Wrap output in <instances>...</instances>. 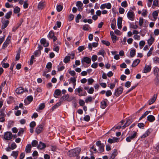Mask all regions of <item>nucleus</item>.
<instances>
[{"label":"nucleus","mask_w":159,"mask_h":159,"mask_svg":"<svg viewBox=\"0 0 159 159\" xmlns=\"http://www.w3.org/2000/svg\"><path fill=\"white\" fill-rule=\"evenodd\" d=\"M137 133L134 131H129L127 135L129 136L126 138V140L128 142H130L131 140H134L137 137Z\"/></svg>","instance_id":"1"},{"label":"nucleus","mask_w":159,"mask_h":159,"mask_svg":"<svg viewBox=\"0 0 159 159\" xmlns=\"http://www.w3.org/2000/svg\"><path fill=\"white\" fill-rule=\"evenodd\" d=\"M81 149L79 148H76L74 149L70 150L68 152V154L70 157H75L77 156L80 153Z\"/></svg>","instance_id":"2"},{"label":"nucleus","mask_w":159,"mask_h":159,"mask_svg":"<svg viewBox=\"0 0 159 159\" xmlns=\"http://www.w3.org/2000/svg\"><path fill=\"white\" fill-rule=\"evenodd\" d=\"M96 145L99 147L98 150L100 153L103 152L104 151V145L100 141H98L96 143Z\"/></svg>","instance_id":"3"},{"label":"nucleus","mask_w":159,"mask_h":159,"mask_svg":"<svg viewBox=\"0 0 159 159\" xmlns=\"http://www.w3.org/2000/svg\"><path fill=\"white\" fill-rule=\"evenodd\" d=\"M123 91V89L122 87L120 86L119 88H118L115 89L114 95L116 97H118L122 93Z\"/></svg>","instance_id":"4"},{"label":"nucleus","mask_w":159,"mask_h":159,"mask_svg":"<svg viewBox=\"0 0 159 159\" xmlns=\"http://www.w3.org/2000/svg\"><path fill=\"white\" fill-rule=\"evenodd\" d=\"M127 16L128 19L131 21H133L134 20V13L133 11H129L127 14Z\"/></svg>","instance_id":"5"},{"label":"nucleus","mask_w":159,"mask_h":159,"mask_svg":"<svg viewBox=\"0 0 159 159\" xmlns=\"http://www.w3.org/2000/svg\"><path fill=\"white\" fill-rule=\"evenodd\" d=\"M13 137L12 133L9 131L5 132L4 135V138L6 140H10Z\"/></svg>","instance_id":"6"},{"label":"nucleus","mask_w":159,"mask_h":159,"mask_svg":"<svg viewBox=\"0 0 159 159\" xmlns=\"http://www.w3.org/2000/svg\"><path fill=\"white\" fill-rule=\"evenodd\" d=\"M43 124L41 123L38 125L35 129V132L38 134H40L43 130Z\"/></svg>","instance_id":"7"},{"label":"nucleus","mask_w":159,"mask_h":159,"mask_svg":"<svg viewBox=\"0 0 159 159\" xmlns=\"http://www.w3.org/2000/svg\"><path fill=\"white\" fill-rule=\"evenodd\" d=\"M157 94H154L153 97L148 101V104L150 105L153 104L156 100L157 98Z\"/></svg>","instance_id":"8"},{"label":"nucleus","mask_w":159,"mask_h":159,"mask_svg":"<svg viewBox=\"0 0 159 159\" xmlns=\"http://www.w3.org/2000/svg\"><path fill=\"white\" fill-rule=\"evenodd\" d=\"M153 131V129L151 128L149 129L141 136V138H144L148 136Z\"/></svg>","instance_id":"9"},{"label":"nucleus","mask_w":159,"mask_h":159,"mask_svg":"<svg viewBox=\"0 0 159 159\" xmlns=\"http://www.w3.org/2000/svg\"><path fill=\"white\" fill-rule=\"evenodd\" d=\"M108 101L106 98L104 99L101 102V107L102 109H105L108 105L107 102Z\"/></svg>","instance_id":"10"},{"label":"nucleus","mask_w":159,"mask_h":159,"mask_svg":"<svg viewBox=\"0 0 159 159\" xmlns=\"http://www.w3.org/2000/svg\"><path fill=\"white\" fill-rule=\"evenodd\" d=\"M40 42L45 47H48L49 45V42L47 41L46 39L44 38L41 39L40 40Z\"/></svg>","instance_id":"11"},{"label":"nucleus","mask_w":159,"mask_h":159,"mask_svg":"<svg viewBox=\"0 0 159 159\" xmlns=\"http://www.w3.org/2000/svg\"><path fill=\"white\" fill-rule=\"evenodd\" d=\"M119 138L114 137L112 139L109 138L108 139L107 142L110 143H115L119 141Z\"/></svg>","instance_id":"12"},{"label":"nucleus","mask_w":159,"mask_h":159,"mask_svg":"<svg viewBox=\"0 0 159 159\" xmlns=\"http://www.w3.org/2000/svg\"><path fill=\"white\" fill-rule=\"evenodd\" d=\"M91 62V59L87 57H83L81 59V62H85L87 64H90Z\"/></svg>","instance_id":"13"},{"label":"nucleus","mask_w":159,"mask_h":159,"mask_svg":"<svg viewBox=\"0 0 159 159\" xmlns=\"http://www.w3.org/2000/svg\"><path fill=\"white\" fill-rule=\"evenodd\" d=\"M151 69V65H146L145 67L143 70V72L144 73H147L150 71Z\"/></svg>","instance_id":"14"},{"label":"nucleus","mask_w":159,"mask_h":159,"mask_svg":"<svg viewBox=\"0 0 159 159\" xmlns=\"http://www.w3.org/2000/svg\"><path fill=\"white\" fill-rule=\"evenodd\" d=\"M122 17H119L117 19V25L119 29H120L122 28Z\"/></svg>","instance_id":"15"},{"label":"nucleus","mask_w":159,"mask_h":159,"mask_svg":"<svg viewBox=\"0 0 159 159\" xmlns=\"http://www.w3.org/2000/svg\"><path fill=\"white\" fill-rule=\"evenodd\" d=\"M133 121V119L131 118L127 119L124 125L122 126V129L125 128L126 126H129Z\"/></svg>","instance_id":"16"},{"label":"nucleus","mask_w":159,"mask_h":159,"mask_svg":"<svg viewBox=\"0 0 159 159\" xmlns=\"http://www.w3.org/2000/svg\"><path fill=\"white\" fill-rule=\"evenodd\" d=\"M2 29L3 30L6 28L9 23V21L8 20H5L4 21L2 20Z\"/></svg>","instance_id":"17"},{"label":"nucleus","mask_w":159,"mask_h":159,"mask_svg":"<svg viewBox=\"0 0 159 159\" xmlns=\"http://www.w3.org/2000/svg\"><path fill=\"white\" fill-rule=\"evenodd\" d=\"M46 147V144L44 143H43L41 141L39 142V144L37 147V148L40 150L43 149L45 148Z\"/></svg>","instance_id":"18"},{"label":"nucleus","mask_w":159,"mask_h":159,"mask_svg":"<svg viewBox=\"0 0 159 159\" xmlns=\"http://www.w3.org/2000/svg\"><path fill=\"white\" fill-rule=\"evenodd\" d=\"M147 120L150 122H152L155 120V117L152 115H149L147 117Z\"/></svg>","instance_id":"19"},{"label":"nucleus","mask_w":159,"mask_h":159,"mask_svg":"<svg viewBox=\"0 0 159 159\" xmlns=\"http://www.w3.org/2000/svg\"><path fill=\"white\" fill-rule=\"evenodd\" d=\"M118 152L116 149H114L113 150V152L111 154L109 159H114L116 157L117 155Z\"/></svg>","instance_id":"20"},{"label":"nucleus","mask_w":159,"mask_h":159,"mask_svg":"<svg viewBox=\"0 0 159 159\" xmlns=\"http://www.w3.org/2000/svg\"><path fill=\"white\" fill-rule=\"evenodd\" d=\"M27 100L25 99L24 101V103L25 104H26V102L27 101H28L29 102L27 103V104L30 103L33 100V97L32 96H28L27 97Z\"/></svg>","instance_id":"21"},{"label":"nucleus","mask_w":159,"mask_h":159,"mask_svg":"<svg viewBox=\"0 0 159 159\" xmlns=\"http://www.w3.org/2000/svg\"><path fill=\"white\" fill-rule=\"evenodd\" d=\"M61 90L60 89H57L55 90V92L54 93L53 95H54V96L55 98H57V97H56L55 96V95L58 96L61 95Z\"/></svg>","instance_id":"22"},{"label":"nucleus","mask_w":159,"mask_h":159,"mask_svg":"<svg viewBox=\"0 0 159 159\" xmlns=\"http://www.w3.org/2000/svg\"><path fill=\"white\" fill-rule=\"evenodd\" d=\"M24 88L22 87L17 88L16 90V92L17 94H20L24 92Z\"/></svg>","instance_id":"23"},{"label":"nucleus","mask_w":159,"mask_h":159,"mask_svg":"<svg viewBox=\"0 0 159 159\" xmlns=\"http://www.w3.org/2000/svg\"><path fill=\"white\" fill-rule=\"evenodd\" d=\"M154 40V38L151 35L150 38L148 40V43L149 46L153 43Z\"/></svg>","instance_id":"24"},{"label":"nucleus","mask_w":159,"mask_h":159,"mask_svg":"<svg viewBox=\"0 0 159 159\" xmlns=\"http://www.w3.org/2000/svg\"><path fill=\"white\" fill-rule=\"evenodd\" d=\"M69 98V96L68 94L65 95L63 96L60 99V102H62L68 99Z\"/></svg>","instance_id":"25"},{"label":"nucleus","mask_w":159,"mask_h":159,"mask_svg":"<svg viewBox=\"0 0 159 159\" xmlns=\"http://www.w3.org/2000/svg\"><path fill=\"white\" fill-rule=\"evenodd\" d=\"M140 62V60L138 59L134 61L131 66L132 67H135Z\"/></svg>","instance_id":"26"},{"label":"nucleus","mask_w":159,"mask_h":159,"mask_svg":"<svg viewBox=\"0 0 159 159\" xmlns=\"http://www.w3.org/2000/svg\"><path fill=\"white\" fill-rule=\"evenodd\" d=\"M76 6L79 7L78 8L79 11H80V9H81V11L82 10V7L83 6V4L80 1H77L76 2Z\"/></svg>","instance_id":"27"},{"label":"nucleus","mask_w":159,"mask_h":159,"mask_svg":"<svg viewBox=\"0 0 159 159\" xmlns=\"http://www.w3.org/2000/svg\"><path fill=\"white\" fill-rule=\"evenodd\" d=\"M14 101V98L11 96H10L7 99V102L8 104L11 103Z\"/></svg>","instance_id":"28"},{"label":"nucleus","mask_w":159,"mask_h":159,"mask_svg":"<svg viewBox=\"0 0 159 159\" xmlns=\"http://www.w3.org/2000/svg\"><path fill=\"white\" fill-rule=\"evenodd\" d=\"M12 11H9L6 13L4 17L6 19H9L11 17V16L12 14Z\"/></svg>","instance_id":"29"},{"label":"nucleus","mask_w":159,"mask_h":159,"mask_svg":"<svg viewBox=\"0 0 159 159\" xmlns=\"http://www.w3.org/2000/svg\"><path fill=\"white\" fill-rule=\"evenodd\" d=\"M31 145L30 144H28L26 147L25 152L27 153H29L31 151Z\"/></svg>","instance_id":"30"},{"label":"nucleus","mask_w":159,"mask_h":159,"mask_svg":"<svg viewBox=\"0 0 159 159\" xmlns=\"http://www.w3.org/2000/svg\"><path fill=\"white\" fill-rule=\"evenodd\" d=\"M18 151H13L12 153L11 154V155L13 156V157H15V158L16 159L18 156Z\"/></svg>","instance_id":"31"},{"label":"nucleus","mask_w":159,"mask_h":159,"mask_svg":"<svg viewBox=\"0 0 159 159\" xmlns=\"http://www.w3.org/2000/svg\"><path fill=\"white\" fill-rule=\"evenodd\" d=\"M54 36V34L53 31H50L48 35V38L50 39H52Z\"/></svg>","instance_id":"32"},{"label":"nucleus","mask_w":159,"mask_h":159,"mask_svg":"<svg viewBox=\"0 0 159 159\" xmlns=\"http://www.w3.org/2000/svg\"><path fill=\"white\" fill-rule=\"evenodd\" d=\"M70 56H66L63 60V62L65 63H67L70 61Z\"/></svg>","instance_id":"33"},{"label":"nucleus","mask_w":159,"mask_h":159,"mask_svg":"<svg viewBox=\"0 0 159 159\" xmlns=\"http://www.w3.org/2000/svg\"><path fill=\"white\" fill-rule=\"evenodd\" d=\"M81 87H80L78 88L75 89V94H77V93H76L77 92L78 93H79V94H80V93H81V92H83V90L81 89Z\"/></svg>","instance_id":"34"},{"label":"nucleus","mask_w":159,"mask_h":159,"mask_svg":"<svg viewBox=\"0 0 159 159\" xmlns=\"http://www.w3.org/2000/svg\"><path fill=\"white\" fill-rule=\"evenodd\" d=\"M159 12V10H157L154 11L152 13V16L153 18L155 19H156L158 15V12Z\"/></svg>","instance_id":"35"},{"label":"nucleus","mask_w":159,"mask_h":159,"mask_svg":"<svg viewBox=\"0 0 159 159\" xmlns=\"http://www.w3.org/2000/svg\"><path fill=\"white\" fill-rule=\"evenodd\" d=\"M61 102H57L54 106H53L52 108V111H53L55 109L61 105Z\"/></svg>","instance_id":"36"},{"label":"nucleus","mask_w":159,"mask_h":159,"mask_svg":"<svg viewBox=\"0 0 159 159\" xmlns=\"http://www.w3.org/2000/svg\"><path fill=\"white\" fill-rule=\"evenodd\" d=\"M20 11V8L18 6L16 7L14 9V13L15 14H16L19 13Z\"/></svg>","instance_id":"37"},{"label":"nucleus","mask_w":159,"mask_h":159,"mask_svg":"<svg viewBox=\"0 0 159 159\" xmlns=\"http://www.w3.org/2000/svg\"><path fill=\"white\" fill-rule=\"evenodd\" d=\"M136 55V51L135 49H133L130 52V55L131 57H134Z\"/></svg>","instance_id":"38"},{"label":"nucleus","mask_w":159,"mask_h":159,"mask_svg":"<svg viewBox=\"0 0 159 159\" xmlns=\"http://www.w3.org/2000/svg\"><path fill=\"white\" fill-rule=\"evenodd\" d=\"M9 43V42H8V41H7V40H6L2 45V49H4L6 47H7Z\"/></svg>","instance_id":"39"},{"label":"nucleus","mask_w":159,"mask_h":159,"mask_svg":"<svg viewBox=\"0 0 159 159\" xmlns=\"http://www.w3.org/2000/svg\"><path fill=\"white\" fill-rule=\"evenodd\" d=\"M89 25L88 24H85L83 26V30L85 31H88L89 30Z\"/></svg>","instance_id":"40"},{"label":"nucleus","mask_w":159,"mask_h":159,"mask_svg":"<svg viewBox=\"0 0 159 159\" xmlns=\"http://www.w3.org/2000/svg\"><path fill=\"white\" fill-rule=\"evenodd\" d=\"M44 3L42 2H40L38 6L39 9H42L44 6Z\"/></svg>","instance_id":"41"},{"label":"nucleus","mask_w":159,"mask_h":159,"mask_svg":"<svg viewBox=\"0 0 159 159\" xmlns=\"http://www.w3.org/2000/svg\"><path fill=\"white\" fill-rule=\"evenodd\" d=\"M111 38L114 43H115L116 41L118 39V38L117 39V37L115 35H111Z\"/></svg>","instance_id":"42"},{"label":"nucleus","mask_w":159,"mask_h":159,"mask_svg":"<svg viewBox=\"0 0 159 159\" xmlns=\"http://www.w3.org/2000/svg\"><path fill=\"white\" fill-rule=\"evenodd\" d=\"M45 106V104L44 103H40L39 107V110H42L43 109Z\"/></svg>","instance_id":"43"},{"label":"nucleus","mask_w":159,"mask_h":159,"mask_svg":"<svg viewBox=\"0 0 159 159\" xmlns=\"http://www.w3.org/2000/svg\"><path fill=\"white\" fill-rule=\"evenodd\" d=\"M138 84H135L134 85L132 86L130 89H129L125 93L126 94H127L131 92L132 90L133 89H134L137 86Z\"/></svg>","instance_id":"44"},{"label":"nucleus","mask_w":159,"mask_h":159,"mask_svg":"<svg viewBox=\"0 0 159 159\" xmlns=\"http://www.w3.org/2000/svg\"><path fill=\"white\" fill-rule=\"evenodd\" d=\"M105 54V52L104 50H100L98 53V55H101L102 56L104 57Z\"/></svg>","instance_id":"45"},{"label":"nucleus","mask_w":159,"mask_h":159,"mask_svg":"<svg viewBox=\"0 0 159 159\" xmlns=\"http://www.w3.org/2000/svg\"><path fill=\"white\" fill-rule=\"evenodd\" d=\"M94 81L93 79L90 78L88 79V85H91Z\"/></svg>","instance_id":"46"},{"label":"nucleus","mask_w":159,"mask_h":159,"mask_svg":"<svg viewBox=\"0 0 159 159\" xmlns=\"http://www.w3.org/2000/svg\"><path fill=\"white\" fill-rule=\"evenodd\" d=\"M85 48V46H81L78 47V50L79 51V52H82L84 50Z\"/></svg>","instance_id":"47"},{"label":"nucleus","mask_w":159,"mask_h":159,"mask_svg":"<svg viewBox=\"0 0 159 159\" xmlns=\"http://www.w3.org/2000/svg\"><path fill=\"white\" fill-rule=\"evenodd\" d=\"M52 67V65L51 62H49L47 64L46 68L47 69H51Z\"/></svg>","instance_id":"48"},{"label":"nucleus","mask_w":159,"mask_h":159,"mask_svg":"<svg viewBox=\"0 0 159 159\" xmlns=\"http://www.w3.org/2000/svg\"><path fill=\"white\" fill-rule=\"evenodd\" d=\"M101 42L104 44L106 45L107 46H109L110 45V43L106 40H102L101 41Z\"/></svg>","instance_id":"49"},{"label":"nucleus","mask_w":159,"mask_h":159,"mask_svg":"<svg viewBox=\"0 0 159 159\" xmlns=\"http://www.w3.org/2000/svg\"><path fill=\"white\" fill-rule=\"evenodd\" d=\"M63 9V6L60 5H57V10L58 12L61 11Z\"/></svg>","instance_id":"50"},{"label":"nucleus","mask_w":159,"mask_h":159,"mask_svg":"<svg viewBox=\"0 0 159 159\" xmlns=\"http://www.w3.org/2000/svg\"><path fill=\"white\" fill-rule=\"evenodd\" d=\"M143 19L142 17H141L139 18V25L140 26H141L143 25Z\"/></svg>","instance_id":"51"},{"label":"nucleus","mask_w":159,"mask_h":159,"mask_svg":"<svg viewBox=\"0 0 159 159\" xmlns=\"http://www.w3.org/2000/svg\"><path fill=\"white\" fill-rule=\"evenodd\" d=\"M84 119L85 121L89 122L90 120V117L89 115H87L84 117Z\"/></svg>","instance_id":"52"},{"label":"nucleus","mask_w":159,"mask_h":159,"mask_svg":"<svg viewBox=\"0 0 159 159\" xmlns=\"http://www.w3.org/2000/svg\"><path fill=\"white\" fill-rule=\"evenodd\" d=\"M36 125V123L34 121H32L30 124V128H33Z\"/></svg>","instance_id":"53"},{"label":"nucleus","mask_w":159,"mask_h":159,"mask_svg":"<svg viewBox=\"0 0 159 159\" xmlns=\"http://www.w3.org/2000/svg\"><path fill=\"white\" fill-rule=\"evenodd\" d=\"M121 6L124 7H127L128 4L127 1H125L122 2L121 3Z\"/></svg>","instance_id":"54"},{"label":"nucleus","mask_w":159,"mask_h":159,"mask_svg":"<svg viewBox=\"0 0 159 159\" xmlns=\"http://www.w3.org/2000/svg\"><path fill=\"white\" fill-rule=\"evenodd\" d=\"M92 101V98L91 96H89L85 100V102L88 103L89 102H91Z\"/></svg>","instance_id":"55"},{"label":"nucleus","mask_w":159,"mask_h":159,"mask_svg":"<svg viewBox=\"0 0 159 159\" xmlns=\"http://www.w3.org/2000/svg\"><path fill=\"white\" fill-rule=\"evenodd\" d=\"M38 142L35 140H33L31 142V144L33 147H35L38 144Z\"/></svg>","instance_id":"56"},{"label":"nucleus","mask_w":159,"mask_h":159,"mask_svg":"<svg viewBox=\"0 0 159 159\" xmlns=\"http://www.w3.org/2000/svg\"><path fill=\"white\" fill-rule=\"evenodd\" d=\"M94 90L93 88L91 87L90 88L87 90V92L89 94H92L94 92Z\"/></svg>","instance_id":"57"},{"label":"nucleus","mask_w":159,"mask_h":159,"mask_svg":"<svg viewBox=\"0 0 159 159\" xmlns=\"http://www.w3.org/2000/svg\"><path fill=\"white\" fill-rule=\"evenodd\" d=\"M112 94V92L110 90H108L106 93V95L107 97L111 96Z\"/></svg>","instance_id":"58"},{"label":"nucleus","mask_w":159,"mask_h":159,"mask_svg":"<svg viewBox=\"0 0 159 159\" xmlns=\"http://www.w3.org/2000/svg\"><path fill=\"white\" fill-rule=\"evenodd\" d=\"M17 145L14 142H13L11 144V149L14 150L15 149Z\"/></svg>","instance_id":"59"},{"label":"nucleus","mask_w":159,"mask_h":159,"mask_svg":"<svg viewBox=\"0 0 159 159\" xmlns=\"http://www.w3.org/2000/svg\"><path fill=\"white\" fill-rule=\"evenodd\" d=\"M144 125L143 123H139L138 124V126L140 128L143 129L144 128Z\"/></svg>","instance_id":"60"},{"label":"nucleus","mask_w":159,"mask_h":159,"mask_svg":"<svg viewBox=\"0 0 159 159\" xmlns=\"http://www.w3.org/2000/svg\"><path fill=\"white\" fill-rule=\"evenodd\" d=\"M80 105L81 106H83L85 104L84 101L82 99H80L79 101Z\"/></svg>","instance_id":"61"},{"label":"nucleus","mask_w":159,"mask_h":159,"mask_svg":"<svg viewBox=\"0 0 159 159\" xmlns=\"http://www.w3.org/2000/svg\"><path fill=\"white\" fill-rule=\"evenodd\" d=\"M97 58L98 57L97 56V55H93L92 56V60L94 62L96 61V60L97 59Z\"/></svg>","instance_id":"62"},{"label":"nucleus","mask_w":159,"mask_h":159,"mask_svg":"<svg viewBox=\"0 0 159 159\" xmlns=\"http://www.w3.org/2000/svg\"><path fill=\"white\" fill-rule=\"evenodd\" d=\"M24 132V130L23 129L21 128L20 130H19L18 133L17 135L18 136H20L21 135V134H22Z\"/></svg>","instance_id":"63"},{"label":"nucleus","mask_w":159,"mask_h":159,"mask_svg":"<svg viewBox=\"0 0 159 159\" xmlns=\"http://www.w3.org/2000/svg\"><path fill=\"white\" fill-rule=\"evenodd\" d=\"M27 1H25L24 3L23 7L24 9H26L28 7L29 4L27 3Z\"/></svg>","instance_id":"64"}]
</instances>
